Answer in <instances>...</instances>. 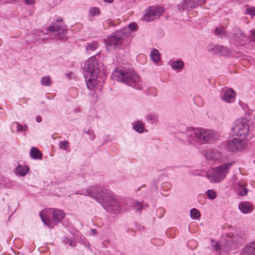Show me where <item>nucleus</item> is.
Segmentation results:
<instances>
[{"mask_svg": "<svg viewBox=\"0 0 255 255\" xmlns=\"http://www.w3.org/2000/svg\"><path fill=\"white\" fill-rule=\"evenodd\" d=\"M87 192L89 196L95 199L109 212L116 213L120 210V205L114 198L111 191L92 187L87 189Z\"/></svg>", "mask_w": 255, "mask_h": 255, "instance_id": "1", "label": "nucleus"}, {"mask_svg": "<svg viewBox=\"0 0 255 255\" xmlns=\"http://www.w3.org/2000/svg\"><path fill=\"white\" fill-rule=\"evenodd\" d=\"M83 73L86 79L89 78L86 81V84L87 88L92 90L96 85V79L102 76L103 68L96 60L91 58L84 64Z\"/></svg>", "mask_w": 255, "mask_h": 255, "instance_id": "2", "label": "nucleus"}, {"mask_svg": "<svg viewBox=\"0 0 255 255\" xmlns=\"http://www.w3.org/2000/svg\"><path fill=\"white\" fill-rule=\"evenodd\" d=\"M113 75L118 81L122 82L127 85L137 90H141L142 88L139 76L134 72L121 70L115 71Z\"/></svg>", "mask_w": 255, "mask_h": 255, "instance_id": "3", "label": "nucleus"}, {"mask_svg": "<svg viewBox=\"0 0 255 255\" xmlns=\"http://www.w3.org/2000/svg\"><path fill=\"white\" fill-rule=\"evenodd\" d=\"M39 216L44 224L51 226L60 223L65 216V213L62 210L57 209H49L44 212H40Z\"/></svg>", "mask_w": 255, "mask_h": 255, "instance_id": "4", "label": "nucleus"}, {"mask_svg": "<svg viewBox=\"0 0 255 255\" xmlns=\"http://www.w3.org/2000/svg\"><path fill=\"white\" fill-rule=\"evenodd\" d=\"M188 138L189 141L192 142L193 140L199 142L201 143H206L213 135V132L209 129L198 128L193 129ZM189 135H187V136Z\"/></svg>", "mask_w": 255, "mask_h": 255, "instance_id": "5", "label": "nucleus"}, {"mask_svg": "<svg viewBox=\"0 0 255 255\" xmlns=\"http://www.w3.org/2000/svg\"><path fill=\"white\" fill-rule=\"evenodd\" d=\"M232 165V163L230 162L214 168L212 174L208 175L209 180L215 183L220 182L225 178Z\"/></svg>", "mask_w": 255, "mask_h": 255, "instance_id": "6", "label": "nucleus"}, {"mask_svg": "<svg viewBox=\"0 0 255 255\" xmlns=\"http://www.w3.org/2000/svg\"><path fill=\"white\" fill-rule=\"evenodd\" d=\"M235 135L239 137L240 140L245 139L249 131V126L248 120L245 118L237 120L235 123V126L232 128Z\"/></svg>", "mask_w": 255, "mask_h": 255, "instance_id": "7", "label": "nucleus"}, {"mask_svg": "<svg viewBox=\"0 0 255 255\" xmlns=\"http://www.w3.org/2000/svg\"><path fill=\"white\" fill-rule=\"evenodd\" d=\"M124 38V32L122 30L118 31L108 37L105 43L107 46L120 45Z\"/></svg>", "mask_w": 255, "mask_h": 255, "instance_id": "8", "label": "nucleus"}, {"mask_svg": "<svg viewBox=\"0 0 255 255\" xmlns=\"http://www.w3.org/2000/svg\"><path fill=\"white\" fill-rule=\"evenodd\" d=\"M163 11V8L161 7H149L144 15V19L147 21H153L158 18L162 14Z\"/></svg>", "mask_w": 255, "mask_h": 255, "instance_id": "9", "label": "nucleus"}, {"mask_svg": "<svg viewBox=\"0 0 255 255\" xmlns=\"http://www.w3.org/2000/svg\"><path fill=\"white\" fill-rule=\"evenodd\" d=\"M231 35L234 36V41L238 44L242 45L249 41V38L240 29H235L234 31L230 32Z\"/></svg>", "mask_w": 255, "mask_h": 255, "instance_id": "10", "label": "nucleus"}, {"mask_svg": "<svg viewBox=\"0 0 255 255\" xmlns=\"http://www.w3.org/2000/svg\"><path fill=\"white\" fill-rule=\"evenodd\" d=\"M198 2L196 0H185L182 3L179 5L178 9L183 11L188 8H194L198 5Z\"/></svg>", "mask_w": 255, "mask_h": 255, "instance_id": "11", "label": "nucleus"}, {"mask_svg": "<svg viewBox=\"0 0 255 255\" xmlns=\"http://www.w3.org/2000/svg\"><path fill=\"white\" fill-rule=\"evenodd\" d=\"M239 208L241 211L244 214L249 213L254 209L253 206L248 201L241 202L239 204Z\"/></svg>", "mask_w": 255, "mask_h": 255, "instance_id": "12", "label": "nucleus"}, {"mask_svg": "<svg viewBox=\"0 0 255 255\" xmlns=\"http://www.w3.org/2000/svg\"><path fill=\"white\" fill-rule=\"evenodd\" d=\"M241 140L240 139H238L236 138L229 140L227 143V149L230 151L234 152L237 148H239Z\"/></svg>", "mask_w": 255, "mask_h": 255, "instance_id": "13", "label": "nucleus"}, {"mask_svg": "<svg viewBox=\"0 0 255 255\" xmlns=\"http://www.w3.org/2000/svg\"><path fill=\"white\" fill-rule=\"evenodd\" d=\"M207 158L210 160H217L221 158V155L220 153L213 149L208 150L206 154Z\"/></svg>", "mask_w": 255, "mask_h": 255, "instance_id": "14", "label": "nucleus"}, {"mask_svg": "<svg viewBox=\"0 0 255 255\" xmlns=\"http://www.w3.org/2000/svg\"><path fill=\"white\" fill-rule=\"evenodd\" d=\"M241 255H255V242L247 246L243 249Z\"/></svg>", "mask_w": 255, "mask_h": 255, "instance_id": "15", "label": "nucleus"}, {"mask_svg": "<svg viewBox=\"0 0 255 255\" xmlns=\"http://www.w3.org/2000/svg\"><path fill=\"white\" fill-rule=\"evenodd\" d=\"M235 92L232 89H229L226 91L223 96L224 101L228 102H232L235 98Z\"/></svg>", "mask_w": 255, "mask_h": 255, "instance_id": "16", "label": "nucleus"}, {"mask_svg": "<svg viewBox=\"0 0 255 255\" xmlns=\"http://www.w3.org/2000/svg\"><path fill=\"white\" fill-rule=\"evenodd\" d=\"M247 185L242 182H239L238 183L237 191L239 195L245 196L247 195L248 189L246 187Z\"/></svg>", "mask_w": 255, "mask_h": 255, "instance_id": "17", "label": "nucleus"}, {"mask_svg": "<svg viewBox=\"0 0 255 255\" xmlns=\"http://www.w3.org/2000/svg\"><path fill=\"white\" fill-rule=\"evenodd\" d=\"M48 30L50 32L54 33L55 35L64 34V32L66 31L65 29L62 28L57 24H54L53 25L50 26Z\"/></svg>", "mask_w": 255, "mask_h": 255, "instance_id": "18", "label": "nucleus"}, {"mask_svg": "<svg viewBox=\"0 0 255 255\" xmlns=\"http://www.w3.org/2000/svg\"><path fill=\"white\" fill-rule=\"evenodd\" d=\"M30 155L33 159H42V154L41 151L36 147H32L30 151Z\"/></svg>", "mask_w": 255, "mask_h": 255, "instance_id": "19", "label": "nucleus"}, {"mask_svg": "<svg viewBox=\"0 0 255 255\" xmlns=\"http://www.w3.org/2000/svg\"><path fill=\"white\" fill-rule=\"evenodd\" d=\"M29 170L28 166L21 165H18L16 168L17 173L22 176H24L29 171Z\"/></svg>", "mask_w": 255, "mask_h": 255, "instance_id": "20", "label": "nucleus"}, {"mask_svg": "<svg viewBox=\"0 0 255 255\" xmlns=\"http://www.w3.org/2000/svg\"><path fill=\"white\" fill-rule=\"evenodd\" d=\"M98 43L96 41H92L87 43L86 46L87 51H94L98 47Z\"/></svg>", "mask_w": 255, "mask_h": 255, "instance_id": "21", "label": "nucleus"}, {"mask_svg": "<svg viewBox=\"0 0 255 255\" xmlns=\"http://www.w3.org/2000/svg\"><path fill=\"white\" fill-rule=\"evenodd\" d=\"M133 128L136 131L142 133L143 131L144 124L142 122L137 121L133 125Z\"/></svg>", "mask_w": 255, "mask_h": 255, "instance_id": "22", "label": "nucleus"}, {"mask_svg": "<svg viewBox=\"0 0 255 255\" xmlns=\"http://www.w3.org/2000/svg\"><path fill=\"white\" fill-rule=\"evenodd\" d=\"M151 58L154 62H158L160 59L159 52L156 49H153L151 53Z\"/></svg>", "mask_w": 255, "mask_h": 255, "instance_id": "23", "label": "nucleus"}, {"mask_svg": "<svg viewBox=\"0 0 255 255\" xmlns=\"http://www.w3.org/2000/svg\"><path fill=\"white\" fill-rule=\"evenodd\" d=\"M226 31L225 30V28L223 26H220L217 27L215 29V34L217 36L225 35Z\"/></svg>", "mask_w": 255, "mask_h": 255, "instance_id": "24", "label": "nucleus"}, {"mask_svg": "<svg viewBox=\"0 0 255 255\" xmlns=\"http://www.w3.org/2000/svg\"><path fill=\"white\" fill-rule=\"evenodd\" d=\"M89 14L91 16L99 15L101 13L100 9L97 7H92L89 9Z\"/></svg>", "mask_w": 255, "mask_h": 255, "instance_id": "25", "label": "nucleus"}, {"mask_svg": "<svg viewBox=\"0 0 255 255\" xmlns=\"http://www.w3.org/2000/svg\"><path fill=\"white\" fill-rule=\"evenodd\" d=\"M183 66V62L180 60L174 62L171 64L172 68L175 69H181Z\"/></svg>", "mask_w": 255, "mask_h": 255, "instance_id": "26", "label": "nucleus"}, {"mask_svg": "<svg viewBox=\"0 0 255 255\" xmlns=\"http://www.w3.org/2000/svg\"><path fill=\"white\" fill-rule=\"evenodd\" d=\"M41 82L43 86H49L52 83L50 76L43 77L41 80Z\"/></svg>", "mask_w": 255, "mask_h": 255, "instance_id": "27", "label": "nucleus"}, {"mask_svg": "<svg viewBox=\"0 0 255 255\" xmlns=\"http://www.w3.org/2000/svg\"><path fill=\"white\" fill-rule=\"evenodd\" d=\"M190 215L193 219H198L201 216L199 211L195 208L191 210Z\"/></svg>", "mask_w": 255, "mask_h": 255, "instance_id": "28", "label": "nucleus"}, {"mask_svg": "<svg viewBox=\"0 0 255 255\" xmlns=\"http://www.w3.org/2000/svg\"><path fill=\"white\" fill-rule=\"evenodd\" d=\"M207 195L210 199H214L217 197V193L214 190H208L207 191Z\"/></svg>", "mask_w": 255, "mask_h": 255, "instance_id": "29", "label": "nucleus"}, {"mask_svg": "<svg viewBox=\"0 0 255 255\" xmlns=\"http://www.w3.org/2000/svg\"><path fill=\"white\" fill-rule=\"evenodd\" d=\"M68 144H69V143H68V141H67V140L62 141L60 142L59 147H60V148H61L62 149H66V148L68 147Z\"/></svg>", "mask_w": 255, "mask_h": 255, "instance_id": "30", "label": "nucleus"}, {"mask_svg": "<svg viewBox=\"0 0 255 255\" xmlns=\"http://www.w3.org/2000/svg\"><path fill=\"white\" fill-rule=\"evenodd\" d=\"M17 131H22L23 130L25 131L28 129V127L26 125H25L24 127H23L22 125H20L18 123H17Z\"/></svg>", "mask_w": 255, "mask_h": 255, "instance_id": "31", "label": "nucleus"}, {"mask_svg": "<svg viewBox=\"0 0 255 255\" xmlns=\"http://www.w3.org/2000/svg\"><path fill=\"white\" fill-rule=\"evenodd\" d=\"M135 208L138 211H141L143 209V206L141 203L137 202L135 203Z\"/></svg>", "mask_w": 255, "mask_h": 255, "instance_id": "32", "label": "nucleus"}, {"mask_svg": "<svg viewBox=\"0 0 255 255\" xmlns=\"http://www.w3.org/2000/svg\"><path fill=\"white\" fill-rule=\"evenodd\" d=\"M87 133L89 135L90 139L91 140H93L95 138V134H94V132L93 131L89 130L87 131Z\"/></svg>", "mask_w": 255, "mask_h": 255, "instance_id": "33", "label": "nucleus"}, {"mask_svg": "<svg viewBox=\"0 0 255 255\" xmlns=\"http://www.w3.org/2000/svg\"><path fill=\"white\" fill-rule=\"evenodd\" d=\"M213 248L217 252H219L221 250V247L218 242L216 243L214 245Z\"/></svg>", "mask_w": 255, "mask_h": 255, "instance_id": "34", "label": "nucleus"}, {"mask_svg": "<svg viewBox=\"0 0 255 255\" xmlns=\"http://www.w3.org/2000/svg\"><path fill=\"white\" fill-rule=\"evenodd\" d=\"M248 12L251 15H255V8L254 7H251L248 9Z\"/></svg>", "mask_w": 255, "mask_h": 255, "instance_id": "35", "label": "nucleus"}, {"mask_svg": "<svg viewBox=\"0 0 255 255\" xmlns=\"http://www.w3.org/2000/svg\"><path fill=\"white\" fill-rule=\"evenodd\" d=\"M147 119L149 121H154L156 118L154 115H150L147 116Z\"/></svg>", "mask_w": 255, "mask_h": 255, "instance_id": "36", "label": "nucleus"}, {"mask_svg": "<svg viewBox=\"0 0 255 255\" xmlns=\"http://www.w3.org/2000/svg\"><path fill=\"white\" fill-rule=\"evenodd\" d=\"M129 28L132 30H134L137 27V25L135 23H131L129 24Z\"/></svg>", "mask_w": 255, "mask_h": 255, "instance_id": "37", "label": "nucleus"}, {"mask_svg": "<svg viewBox=\"0 0 255 255\" xmlns=\"http://www.w3.org/2000/svg\"><path fill=\"white\" fill-rule=\"evenodd\" d=\"M26 4H32L34 3V0H24Z\"/></svg>", "mask_w": 255, "mask_h": 255, "instance_id": "38", "label": "nucleus"}, {"mask_svg": "<svg viewBox=\"0 0 255 255\" xmlns=\"http://www.w3.org/2000/svg\"><path fill=\"white\" fill-rule=\"evenodd\" d=\"M36 121L38 123H40L42 121V118L40 116H37L36 117Z\"/></svg>", "mask_w": 255, "mask_h": 255, "instance_id": "39", "label": "nucleus"}, {"mask_svg": "<svg viewBox=\"0 0 255 255\" xmlns=\"http://www.w3.org/2000/svg\"><path fill=\"white\" fill-rule=\"evenodd\" d=\"M70 241H71L70 240V239H69V238H66L64 240L63 242H64V243L65 244H68L69 243H70Z\"/></svg>", "mask_w": 255, "mask_h": 255, "instance_id": "40", "label": "nucleus"}, {"mask_svg": "<svg viewBox=\"0 0 255 255\" xmlns=\"http://www.w3.org/2000/svg\"><path fill=\"white\" fill-rule=\"evenodd\" d=\"M251 38L252 39L255 40V30L252 32Z\"/></svg>", "mask_w": 255, "mask_h": 255, "instance_id": "41", "label": "nucleus"}, {"mask_svg": "<svg viewBox=\"0 0 255 255\" xmlns=\"http://www.w3.org/2000/svg\"><path fill=\"white\" fill-rule=\"evenodd\" d=\"M113 22V21L111 19H108L107 20H106L105 21V24H110V25H112V23Z\"/></svg>", "mask_w": 255, "mask_h": 255, "instance_id": "42", "label": "nucleus"}, {"mask_svg": "<svg viewBox=\"0 0 255 255\" xmlns=\"http://www.w3.org/2000/svg\"><path fill=\"white\" fill-rule=\"evenodd\" d=\"M197 1H198V5H201L202 3H204L206 0H196Z\"/></svg>", "mask_w": 255, "mask_h": 255, "instance_id": "43", "label": "nucleus"}, {"mask_svg": "<svg viewBox=\"0 0 255 255\" xmlns=\"http://www.w3.org/2000/svg\"><path fill=\"white\" fill-rule=\"evenodd\" d=\"M97 233V231L95 229H91L90 231V234L95 235Z\"/></svg>", "mask_w": 255, "mask_h": 255, "instance_id": "44", "label": "nucleus"}, {"mask_svg": "<svg viewBox=\"0 0 255 255\" xmlns=\"http://www.w3.org/2000/svg\"><path fill=\"white\" fill-rule=\"evenodd\" d=\"M70 245L71 246H72V247H75V245H76V243L74 241H71L70 242Z\"/></svg>", "mask_w": 255, "mask_h": 255, "instance_id": "45", "label": "nucleus"}, {"mask_svg": "<svg viewBox=\"0 0 255 255\" xmlns=\"http://www.w3.org/2000/svg\"><path fill=\"white\" fill-rule=\"evenodd\" d=\"M221 52H223V51H227L226 48L223 46L221 47V49H220Z\"/></svg>", "mask_w": 255, "mask_h": 255, "instance_id": "46", "label": "nucleus"}, {"mask_svg": "<svg viewBox=\"0 0 255 255\" xmlns=\"http://www.w3.org/2000/svg\"><path fill=\"white\" fill-rule=\"evenodd\" d=\"M104 1L105 2H112L113 1V0H104Z\"/></svg>", "mask_w": 255, "mask_h": 255, "instance_id": "47", "label": "nucleus"}]
</instances>
